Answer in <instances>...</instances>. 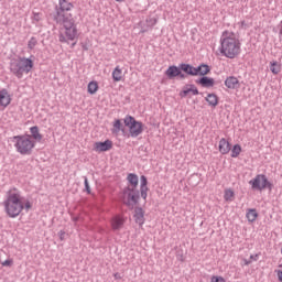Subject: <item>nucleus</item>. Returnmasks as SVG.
I'll list each match as a JSON object with an SVG mask.
<instances>
[{"label":"nucleus","instance_id":"nucleus-15","mask_svg":"<svg viewBox=\"0 0 282 282\" xmlns=\"http://www.w3.org/2000/svg\"><path fill=\"white\" fill-rule=\"evenodd\" d=\"M134 221L139 226H144V209L142 207H135L134 208Z\"/></svg>","mask_w":282,"mask_h":282},{"label":"nucleus","instance_id":"nucleus-28","mask_svg":"<svg viewBox=\"0 0 282 282\" xmlns=\"http://www.w3.org/2000/svg\"><path fill=\"white\" fill-rule=\"evenodd\" d=\"M240 154H241V145L235 144L231 149V158H239Z\"/></svg>","mask_w":282,"mask_h":282},{"label":"nucleus","instance_id":"nucleus-5","mask_svg":"<svg viewBox=\"0 0 282 282\" xmlns=\"http://www.w3.org/2000/svg\"><path fill=\"white\" fill-rule=\"evenodd\" d=\"M74 9V4L67 0H58V6L55 7V13L53 14V19L57 23H63V21H67L72 19V10Z\"/></svg>","mask_w":282,"mask_h":282},{"label":"nucleus","instance_id":"nucleus-17","mask_svg":"<svg viewBox=\"0 0 282 282\" xmlns=\"http://www.w3.org/2000/svg\"><path fill=\"white\" fill-rule=\"evenodd\" d=\"M147 184H149V181L147 180V176L142 175L141 176L140 193H141L142 199H145V200H147L148 193H149V186H147Z\"/></svg>","mask_w":282,"mask_h":282},{"label":"nucleus","instance_id":"nucleus-2","mask_svg":"<svg viewBox=\"0 0 282 282\" xmlns=\"http://www.w3.org/2000/svg\"><path fill=\"white\" fill-rule=\"evenodd\" d=\"M3 206L7 215L14 219L23 213V196L19 188L13 187L7 192V198L3 200Z\"/></svg>","mask_w":282,"mask_h":282},{"label":"nucleus","instance_id":"nucleus-35","mask_svg":"<svg viewBox=\"0 0 282 282\" xmlns=\"http://www.w3.org/2000/svg\"><path fill=\"white\" fill-rule=\"evenodd\" d=\"M84 184H85L86 193L90 194L91 187H89V180H87V176L84 177Z\"/></svg>","mask_w":282,"mask_h":282},{"label":"nucleus","instance_id":"nucleus-12","mask_svg":"<svg viewBox=\"0 0 282 282\" xmlns=\"http://www.w3.org/2000/svg\"><path fill=\"white\" fill-rule=\"evenodd\" d=\"M202 67L203 64H199L197 67L186 64L182 66L183 73L186 74V76H200L202 74Z\"/></svg>","mask_w":282,"mask_h":282},{"label":"nucleus","instance_id":"nucleus-41","mask_svg":"<svg viewBox=\"0 0 282 282\" xmlns=\"http://www.w3.org/2000/svg\"><path fill=\"white\" fill-rule=\"evenodd\" d=\"M250 260L251 261H259V254H251Z\"/></svg>","mask_w":282,"mask_h":282},{"label":"nucleus","instance_id":"nucleus-21","mask_svg":"<svg viewBox=\"0 0 282 282\" xmlns=\"http://www.w3.org/2000/svg\"><path fill=\"white\" fill-rule=\"evenodd\" d=\"M206 102H208L209 107H217L219 105V97H217L215 94H208L205 98Z\"/></svg>","mask_w":282,"mask_h":282},{"label":"nucleus","instance_id":"nucleus-19","mask_svg":"<svg viewBox=\"0 0 282 282\" xmlns=\"http://www.w3.org/2000/svg\"><path fill=\"white\" fill-rule=\"evenodd\" d=\"M127 181H128V187L129 188H138V184H140V181L138 178V174L134 173H130L127 176Z\"/></svg>","mask_w":282,"mask_h":282},{"label":"nucleus","instance_id":"nucleus-38","mask_svg":"<svg viewBox=\"0 0 282 282\" xmlns=\"http://www.w3.org/2000/svg\"><path fill=\"white\" fill-rule=\"evenodd\" d=\"M33 21H36V22L41 21V13L34 12L33 13Z\"/></svg>","mask_w":282,"mask_h":282},{"label":"nucleus","instance_id":"nucleus-8","mask_svg":"<svg viewBox=\"0 0 282 282\" xmlns=\"http://www.w3.org/2000/svg\"><path fill=\"white\" fill-rule=\"evenodd\" d=\"M126 127L129 128V133L131 138H138V135H142L144 131V123L135 120L132 116H127L123 120Z\"/></svg>","mask_w":282,"mask_h":282},{"label":"nucleus","instance_id":"nucleus-4","mask_svg":"<svg viewBox=\"0 0 282 282\" xmlns=\"http://www.w3.org/2000/svg\"><path fill=\"white\" fill-rule=\"evenodd\" d=\"M34 68V61L28 57L13 58L10 62V72L19 79L23 78V74H30Z\"/></svg>","mask_w":282,"mask_h":282},{"label":"nucleus","instance_id":"nucleus-42","mask_svg":"<svg viewBox=\"0 0 282 282\" xmlns=\"http://www.w3.org/2000/svg\"><path fill=\"white\" fill-rule=\"evenodd\" d=\"M276 274H278V279L280 282H282V271L281 270H275Z\"/></svg>","mask_w":282,"mask_h":282},{"label":"nucleus","instance_id":"nucleus-45","mask_svg":"<svg viewBox=\"0 0 282 282\" xmlns=\"http://www.w3.org/2000/svg\"><path fill=\"white\" fill-rule=\"evenodd\" d=\"M241 25H246V21H241Z\"/></svg>","mask_w":282,"mask_h":282},{"label":"nucleus","instance_id":"nucleus-14","mask_svg":"<svg viewBox=\"0 0 282 282\" xmlns=\"http://www.w3.org/2000/svg\"><path fill=\"white\" fill-rule=\"evenodd\" d=\"M196 85H200V87L210 88L215 87V79L213 77L204 76L196 79Z\"/></svg>","mask_w":282,"mask_h":282},{"label":"nucleus","instance_id":"nucleus-1","mask_svg":"<svg viewBox=\"0 0 282 282\" xmlns=\"http://www.w3.org/2000/svg\"><path fill=\"white\" fill-rule=\"evenodd\" d=\"M241 52V42L235 32L224 31L220 36V54L226 58H237Z\"/></svg>","mask_w":282,"mask_h":282},{"label":"nucleus","instance_id":"nucleus-20","mask_svg":"<svg viewBox=\"0 0 282 282\" xmlns=\"http://www.w3.org/2000/svg\"><path fill=\"white\" fill-rule=\"evenodd\" d=\"M112 230H121V228L124 226V219H122L120 216H116L112 218L111 221Z\"/></svg>","mask_w":282,"mask_h":282},{"label":"nucleus","instance_id":"nucleus-29","mask_svg":"<svg viewBox=\"0 0 282 282\" xmlns=\"http://www.w3.org/2000/svg\"><path fill=\"white\" fill-rule=\"evenodd\" d=\"M235 197V192L232 189H226L224 198L226 202H232V198Z\"/></svg>","mask_w":282,"mask_h":282},{"label":"nucleus","instance_id":"nucleus-10","mask_svg":"<svg viewBox=\"0 0 282 282\" xmlns=\"http://www.w3.org/2000/svg\"><path fill=\"white\" fill-rule=\"evenodd\" d=\"M186 65V63H181L178 66L172 65L167 67L165 70V76L173 80V78H181V80H184L186 78V73H184V68L182 66Z\"/></svg>","mask_w":282,"mask_h":282},{"label":"nucleus","instance_id":"nucleus-40","mask_svg":"<svg viewBox=\"0 0 282 282\" xmlns=\"http://www.w3.org/2000/svg\"><path fill=\"white\" fill-rule=\"evenodd\" d=\"M58 237H59L61 241H65V230H59Z\"/></svg>","mask_w":282,"mask_h":282},{"label":"nucleus","instance_id":"nucleus-39","mask_svg":"<svg viewBox=\"0 0 282 282\" xmlns=\"http://www.w3.org/2000/svg\"><path fill=\"white\" fill-rule=\"evenodd\" d=\"M278 29H279V39L280 41H282V21H280Z\"/></svg>","mask_w":282,"mask_h":282},{"label":"nucleus","instance_id":"nucleus-27","mask_svg":"<svg viewBox=\"0 0 282 282\" xmlns=\"http://www.w3.org/2000/svg\"><path fill=\"white\" fill-rule=\"evenodd\" d=\"M96 91H98V83L97 82H90L88 84V94L94 96V94H96Z\"/></svg>","mask_w":282,"mask_h":282},{"label":"nucleus","instance_id":"nucleus-37","mask_svg":"<svg viewBox=\"0 0 282 282\" xmlns=\"http://www.w3.org/2000/svg\"><path fill=\"white\" fill-rule=\"evenodd\" d=\"M13 261L11 259L4 260L2 262L3 268H10L12 265Z\"/></svg>","mask_w":282,"mask_h":282},{"label":"nucleus","instance_id":"nucleus-7","mask_svg":"<svg viewBox=\"0 0 282 282\" xmlns=\"http://www.w3.org/2000/svg\"><path fill=\"white\" fill-rule=\"evenodd\" d=\"M124 204L128 208H133L140 202V195L142 196L138 187H124L122 191Z\"/></svg>","mask_w":282,"mask_h":282},{"label":"nucleus","instance_id":"nucleus-9","mask_svg":"<svg viewBox=\"0 0 282 282\" xmlns=\"http://www.w3.org/2000/svg\"><path fill=\"white\" fill-rule=\"evenodd\" d=\"M249 184L253 191H272L274 188V185L270 181H268V176L264 174H258L254 178L249 181Z\"/></svg>","mask_w":282,"mask_h":282},{"label":"nucleus","instance_id":"nucleus-22","mask_svg":"<svg viewBox=\"0 0 282 282\" xmlns=\"http://www.w3.org/2000/svg\"><path fill=\"white\" fill-rule=\"evenodd\" d=\"M30 133L33 140H35V142H41V140H43V134H41V132L39 131L37 126L31 127Z\"/></svg>","mask_w":282,"mask_h":282},{"label":"nucleus","instance_id":"nucleus-30","mask_svg":"<svg viewBox=\"0 0 282 282\" xmlns=\"http://www.w3.org/2000/svg\"><path fill=\"white\" fill-rule=\"evenodd\" d=\"M36 45H39V40H36V37L32 36L28 42V48L34 50V47H36Z\"/></svg>","mask_w":282,"mask_h":282},{"label":"nucleus","instance_id":"nucleus-31","mask_svg":"<svg viewBox=\"0 0 282 282\" xmlns=\"http://www.w3.org/2000/svg\"><path fill=\"white\" fill-rule=\"evenodd\" d=\"M208 74H210V66L203 63V67L200 68V76H208Z\"/></svg>","mask_w":282,"mask_h":282},{"label":"nucleus","instance_id":"nucleus-46","mask_svg":"<svg viewBox=\"0 0 282 282\" xmlns=\"http://www.w3.org/2000/svg\"><path fill=\"white\" fill-rule=\"evenodd\" d=\"M279 268H282V264H280Z\"/></svg>","mask_w":282,"mask_h":282},{"label":"nucleus","instance_id":"nucleus-43","mask_svg":"<svg viewBox=\"0 0 282 282\" xmlns=\"http://www.w3.org/2000/svg\"><path fill=\"white\" fill-rule=\"evenodd\" d=\"M113 276H115V279H117V280L122 279V275H120V273H115Z\"/></svg>","mask_w":282,"mask_h":282},{"label":"nucleus","instance_id":"nucleus-16","mask_svg":"<svg viewBox=\"0 0 282 282\" xmlns=\"http://www.w3.org/2000/svg\"><path fill=\"white\" fill-rule=\"evenodd\" d=\"M218 149L221 155H228V153H230V142L225 138L220 139Z\"/></svg>","mask_w":282,"mask_h":282},{"label":"nucleus","instance_id":"nucleus-26","mask_svg":"<svg viewBox=\"0 0 282 282\" xmlns=\"http://www.w3.org/2000/svg\"><path fill=\"white\" fill-rule=\"evenodd\" d=\"M270 72L272 74H280L281 73V64L279 62H270Z\"/></svg>","mask_w":282,"mask_h":282},{"label":"nucleus","instance_id":"nucleus-34","mask_svg":"<svg viewBox=\"0 0 282 282\" xmlns=\"http://www.w3.org/2000/svg\"><path fill=\"white\" fill-rule=\"evenodd\" d=\"M189 93L193 94V96H199V90L197 89V87L193 84L189 85Z\"/></svg>","mask_w":282,"mask_h":282},{"label":"nucleus","instance_id":"nucleus-23","mask_svg":"<svg viewBox=\"0 0 282 282\" xmlns=\"http://www.w3.org/2000/svg\"><path fill=\"white\" fill-rule=\"evenodd\" d=\"M246 217L250 224H253V221H257V217H259V213H257V209H248Z\"/></svg>","mask_w":282,"mask_h":282},{"label":"nucleus","instance_id":"nucleus-32","mask_svg":"<svg viewBox=\"0 0 282 282\" xmlns=\"http://www.w3.org/2000/svg\"><path fill=\"white\" fill-rule=\"evenodd\" d=\"M189 85H186L183 90L180 93L181 98H186V96H188V94H191V88H188Z\"/></svg>","mask_w":282,"mask_h":282},{"label":"nucleus","instance_id":"nucleus-36","mask_svg":"<svg viewBox=\"0 0 282 282\" xmlns=\"http://www.w3.org/2000/svg\"><path fill=\"white\" fill-rule=\"evenodd\" d=\"M30 208H32V203H30V200L23 203V209H25L26 213L30 212Z\"/></svg>","mask_w":282,"mask_h":282},{"label":"nucleus","instance_id":"nucleus-6","mask_svg":"<svg viewBox=\"0 0 282 282\" xmlns=\"http://www.w3.org/2000/svg\"><path fill=\"white\" fill-rule=\"evenodd\" d=\"M13 142L14 149L20 155H32V150L34 149L35 143L30 137L14 135Z\"/></svg>","mask_w":282,"mask_h":282},{"label":"nucleus","instance_id":"nucleus-25","mask_svg":"<svg viewBox=\"0 0 282 282\" xmlns=\"http://www.w3.org/2000/svg\"><path fill=\"white\" fill-rule=\"evenodd\" d=\"M121 131H124V129L122 128V122L120 121V119H117L113 122L112 133H116V135H118Z\"/></svg>","mask_w":282,"mask_h":282},{"label":"nucleus","instance_id":"nucleus-3","mask_svg":"<svg viewBox=\"0 0 282 282\" xmlns=\"http://www.w3.org/2000/svg\"><path fill=\"white\" fill-rule=\"evenodd\" d=\"M65 32L59 33L58 41L59 43H67L69 44V41H74L70 44V50H74L76 47V43H78V29L76 28V22L72 19L64 20L62 23Z\"/></svg>","mask_w":282,"mask_h":282},{"label":"nucleus","instance_id":"nucleus-13","mask_svg":"<svg viewBox=\"0 0 282 282\" xmlns=\"http://www.w3.org/2000/svg\"><path fill=\"white\" fill-rule=\"evenodd\" d=\"M10 102H12V96H10V93L8 89H1L0 90V107L2 109H6L7 107L10 106Z\"/></svg>","mask_w":282,"mask_h":282},{"label":"nucleus","instance_id":"nucleus-11","mask_svg":"<svg viewBox=\"0 0 282 282\" xmlns=\"http://www.w3.org/2000/svg\"><path fill=\"white\" fill-rule=\"evenodd\" d=\"M111 149H113V142L111 140H106L104 142L99 141L94 144V150L97 153H105L107 151H111Z\"/></svg>","mask_w":282,"mask_h":282},{"label":"nucleus","instance_id":"nucleus-44","mask_svg":"<svg viewBox=\"0 0 282 282\" xmlns=\"http://www.w3.org/2000/svg\"><path fill=\"white\" fill-rule=\"evenodd\" d=\"M252 263V260H245V265H250Z\"/></svg>","mask_w":282,"mask_h":282},{"label":"nucleus","instance_id":"nucleus-18","mask_svg":"<svg viewBox=\"0 0 282 282\" xmlns=\"http://www.w3.org/2000/svg\"><path fill=\"white\" fill-rule=\"evenodd\" d=\"M225 86L228 89H237V88H239V79H237V77H235V76H229L225 80Z\"/></svg>","mask_w":282,"mask_h":282},{"label":"nucleus","instance_id":"nucleus-24","mask_svg":"<svg viewBox=\"0 0 282 282\" xmlns=\"http://www.w3.org/2000/svg\"><path fill=\"white\" fill-rule=\"evenodd\" d=\"M112 78L115 83H120V80H122V69H120V66H117L112 72Z\"/></svg>","mask_w":282,"mask_h":282},{"label":"nucleus","instance_id":"nucleus-33","mask_svg":"<svg viewBox=\"0 0 282 282\" xmlns=\"http://www.w3.org/2000/svg\"><path fill=\"white\" fill-rule=\"evenodd\" d=\"M210 282H226V279L221 275H213Z\"/></svg>","mask_w":282,"mask_h":282}]
</instances>
